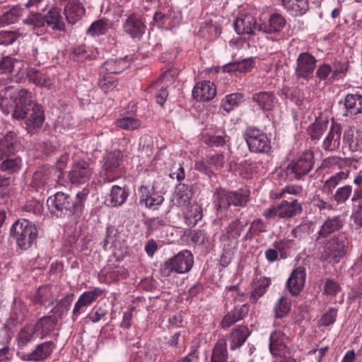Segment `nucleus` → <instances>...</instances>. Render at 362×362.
Masks as SVG:
<instances>
[{
  "instance_id": "obj_34",
  "label": "nucleus",
  "mask_w": 362,
  "mask_h": 362,
  "mask_svg": "<svg viewBox=\"0 0 362 362\" xmlns=\"http://www.w3.org/2000/svg\"><path fill=\"white\" fill-rule=\"evenodd\" d=\"M192 192L188 185L180 184L177 185L173 199V204L180 207L187 206L191 201Z\"/></svg>"
},
{
  "instance_id": "obj_12",
  "label": "nucleus",
  "mask_w": 362,
  "mask_h": 362,
  "mask_svg": "<svg viewBox=\"0 0 362 362\" xmlns=\"http://www.w3.org/2000/svg\"><path fill=\"white\" fill-rule=\"evenodd\" d=\"M59 172L54 168H39L33 174L30 187L40 190L43 189L45 185L52 186L56 181V177Z\"/></svg>"
},
{
  "instance_id": "obj_23",
  "label": "nucleus",
  "mask_w": 362,
  "mask_h": 362,
  "mask_svg": "<svg viewBox=\"0 0 362 362\" xmlns=\"http://www.w3.org/2000/svg\"><path fill=\"white\" fill-rule=\"evenodd\" d=\"M341 127L332 123L328 134L322 143V148L326 151H334L339 148L341 144Z\"/></svg>"
},
{
  "instance_id": "obj_21",
  "label": "nucleus",
  "mask_w": 362,
  "mask_h": 362,
  "mask_svg": "<svg viewBox=\"0 0 362 362\" xmlns=\"http://www.w3.org/2000/svg\"><path fill=\"white\" fill-rule=\"evenodd\" d=\"M286 18L281 13H274L267 23L259 25V30L267 34L280 33L286 26Z\"/></svg>"
},
{
  "instance_id": "obj_50",
  "label": "nucleus",
  "mask_w": 362,
  "mask_h": 362,
  "mask_svg": "<svg viewBox=\"0 0 362 362\" xmlns=\"http://www.w3.org/2000/svg\"><path fill=\"white\" fill-rule=\"evenodd\" d=\"M22 165V160L19 157L6 158L0 164V170L8 174L18 172Z\"/></svg>"
},
{
  "instance_id": "obj_9",
  "label": "nucleus",
  "mask_w": 362,
  "mask_h": 362,
  "mask_svg": "<svg viewBox=\"0 0 362 362\" xmlns=\"http://www.w3.org/2000/svg\"><path fill=\"white\" fill-rule=\"evenodd\" d=\"M322 244L324 245V251L326 255L338 262L340 258L346 254L349 241L345 233H339L329 239L323 240Z\"/></svg>"
},
{
  "instance_id": "obj_25",
  "label": "nucleus",
  "mask_w": 362,
  "mask_h": 362,
  "mask_svg": "<svg viewBox=\"0 0 362 362\" xmlns=\"http://www.w3.org/2000/svg\"><path fill=\"white\" fill-rule=\"evenodd\" d=\"M344 116L351 117L362 113V95L348 94L344 101Z\"/></svg>"
},
{
  "instance_id": "obj_57",
  "label": "nucleus",
  "mask_w": 362,
  "mask_h": 362,
  "mask_svg": "<svg viewBox=\"0 0 362 362\" xmlns=\"http://www.w3.org/2000/svg\"><path fill=\"white\" fill-rule=\"evenodd\" d=\"M202 218V209L199 205L191 206L190 211L186 214L189 225L195 226Z\"/></svg>"
},
{
  "instance_id": "obj_8",
  "label": "nucleus",
  "mask_w": 362,
  "mask_h": 362,
  "mask_svg": "<svg viewBox=\"0 0 362 362\" xmlns=\"http://www.w3.org/2000/svg\"><path fill=\"white\" fill-rule=\"evenodd\" d=\"M314 155L307 151L292 160L286 168V175L291 179H300L307 175L313 168Z\"/></svg>"
},
{
  "instance_id": "obj_28",
  "label": "nucleus",
  "mask_w": 362,
  "mask_h": 362,
  "mask_svg": "<svg viewBox=\"0 0 362 362\" xmlns=\"http://www.w3.org/2000/svg\"><path fill=\"white\" fill-rule=\"evenodd\" d=\"M283 7L292 16H301L309 8L308 0H281Z\"/></svg>"
},
{
  "instance_id": "obj_19",
  "label": "nucleus",
  "mask_w": 362,
  "mask_h": 362,
  "mask_svg": "<svg viewBox=\"0 0 362 362\" xmlns=\"http://www.w3.org/2000/svg\"><path fill=\"white\" fill-rule=\"evenodd\" d=\"M64 15L69 23L74 24L86 14V8L79 0H69L64 9Z\"/></svg>"
},
{
  "instance_id": "obj_15",
  "label": "nucleus",
  "mask_w": 362,
  "mask_h": 362,
  "mask_svg": "<svg viewBox=\"0 0 362 362\" xmlns=\"http://www.w3.org/2000/svg\"><path fill=\"white\" fill-rule=\"evenodd\" d=\"M234 30L238 34L255 35L259 30L256 18L251 14H241L233 23Z\"/></svg>"
},
{
  "instance_id": "obj_31",
  "label": "nucleus",
  "mask_w": 362,
  "mask_h": 362,
  "mask_svg": "<svg viewBox=\"0 0 362 362\" xmlns=\"http://www.w3.org/2000/svg\"><path fill=\"white\" fill-rule=\"evenodd\" d=\"M123 27L124 31L133 37H141L145 30L142 21L134 15L127 18Z\"/></svg>"
},
{
  "instance_id": "obj_22",
  "label": "nucleus",
  "mask_w": 362,
  "mask_h": 362,
  "mask_svg": "<svg viewBox=\"0 0 362 362\" xmlns=\"http://www.w3.org/2000/svg\"><path fill=\"white\" fill-rule=\"evenodd\" d=\"M216 94L215 85L209 81L197 83L192 90V95L197 101H209Z\"/></svg>"
},
{
  "instance_id": "obj_52",
  "label": "nucleus",
  "mask_w": 362,
  "mask_h": 362,
  "mask_svg": "<svg viewBox=\"0 0 362 362\" xmlns=\"http://www.w3.org/2000/svg\"><path fill=\"white\" fill-rule=\"evenodd\" d=\"M211 362H226V340L217 341L213 351Z\"/></svg>"
},
{
  "instance_id": "obj_47",
  "label": "nucleus",
  "mask_w": 362,
  "mask_h": 362,
  "mask_svg": "<svg viewBox=\"0 0 362 362\" xmlns=\"http://www.w3.org/2000/svg\"><path fill=\"white\" fill-rule=\"evenodd\" d=\"M291 308V300L286 296H281L275 303L274 311L275 317L281 318L286 316Z\"/></svg>"
},
{
  "instance_id": "obj_60",
  "label": "nucleus",
  "mask_w": 362,
  "mask_h": 362,
  "mask_svg": "<svg viewBox=\"0 0 362 362\" xmlns=\"http://www.w3.org/2000/svg\"><path fill=\"white\" fill-rule=\"evenodd\" d=\"M50 295L49 288L47 287H41L38 290L37 294L35 296L34 301L36 303L45 305L46 303H52L53 301L49 299L48 296Z\"/></svg>"
},
{
  "instance_id": "obj_46",
  "label": "nucleus",
  "mask_w": 362,
  "mask_h": 362,
  "mask_svg": "<svg viewBox=\"0 0 362 362\" xmlns=\"http://www.w3.org/2000/svg\"><path fill=\"white\" fill-rule=\"evenodd\" d=\"M110 28L107 20L101 18L93 22L86 30V34L91 37L104 35Z\"/></svg>"
},
{
  "instance_id": "obj_17",
  "label": "nucleus",
  "mask_w": 362,
  "mask_h": 362,
  "mask_svg": "<svg viewBox=\"0 0 362 362\" xmlns=\"http://www.w3.org/2000/svg\"><path fill=\"white\" fill-rule=\"evenodd\" d=\"M127 276L128 272L125 268L107 265L99 273L98 279L100 282L111 284L126 279Z\"/></svg>"
},
{
  "instance_id": "obj_64",
  "label": "nucleus",
  "mask_w": 362,
  "mask_h": 362,
  "mask_svg": "<svg viewBox=\"0 0 362 362\" xmlns=\"http://www.w3.org/2000/svg\"><path fill=\"white\" fill-rule=\"evenodd\" d=\"M313 204L315 207H317L320 211L323 210H332L334 209V205L331 201H325L324 199L316 197L313 200Z\"/></svg>"
},
{
  "instance_id": "obj_14",
  "label": "nucleus",
  "mask_w": 362,
  "mask_h": 362,
  "mask_svg": "<svg viewBox=\"0 0 362 362\" xmlns=\"http://www.w3.org/2000/svg\"><path fill=\"white\" fill-rule=\"evenodd\" d=\"M344 225V218L341 216H334L328 217L321 226L317 232L316 241L319 244L322 243V240L328 238L332 234L339 231Z\"/></svg>"
},
{
  "instance_id": "obj_32",
  "label": "nucleus",
  "mask_w": 362,
  "mask_h": 362,
  "mask_svg": "<svg viewBox=\"0 0 362 362\" xmlns=\"http://www.w3.org/2000/svg\"><path fill=\"white\" fill-rule=\"evenodd\" d=\"M128 196L129 192L125 187L113 185L106 202L108 206H119L126 202Z\"/></svg>"
},
{
  "instance_id": "obj_6",
  "label": "nucleus",
  "mask_w": 362,
  "mask_h": 362,
  "mask_svg": "<svg viewBox=\"0 0 362 362\" xmlns=\"http://www.w3.org/2000/svg\"><path fill=\"white\" fill-rule=\"evenodd\" d=\"M11 232L13 234L18 246L22 250L28 249L37 236V227L27 219H21L15 222L11 228Z\"/></svg>"
},
{
  "instance_id": "obj_59",
  "label": "nucleus",
  "mask_w": 362,
  "mask_h": 362,
  "mask_svg": "<svg viewBox=\"0 0 362 362\" xmlns=\"http://www.w3.org/2000/svg\"><path fill=\"white\" fill-rule=\"evenodd\" d=\"M337 315V310L333 308H329L320 318V324L322 326H329L334 323Z\"/></svg>"
},
{
  "instance_id": "obj_45",
  "label": "nucleus",
  "mask_w": 362,
  "mask_h": 362,
  "mask_svg": "<svg viewBox=\"0 0 362 362\" xmlns=\"http://www.w3.org/2000/svg\"><path fill=\"white\" fill-rule=\"evenodd\" d=\"M267 231V223L261 218H256L250 223V228L245 235V239L252 240L255 236L259 235L260 233H266Z\"/></svg>"
},
{
  "instance_id": "obj_41",
  "label": "nucleus",
  "mask_w": 362,
  "mask_h": 362,
  "mask_svg": "<svg viewBox=\"0 0 362 362\" xmlns=\"http://www.w3.org/2000/svg\"><path fill=\"white\" fill-rule=\"evenodd\" d=\"M328 121L316 118L308 128V132L313 141L319 140L327 128Z\"/></svg>"
},
{
  "instance_id": "obj_36",
  "label": "nucleus",
  "mask_w": 362,
  "mask_h": 362,
  "mask_svg": "<svg viewBox=\"0 0 362 362\" xmlns=\"http://www.w3.org/2000/svg\"><path fill=\"white\" fill-rule=\"evenodd\" d=\"M26 76L30 83L40 87L49 88L53 83L52 79L47 75L40 73L33 67L27 69Z\"/></svg>"
},
{
  "instance_id": "obj_42",
  "label": "nucleus",
  "mask_w": 362,
  "mask_h": 362,
  "mask_svg": "<svg viewBox=\"0 0 362 362\" xmlns=\"http://www.w3.org/2000/svg\"><path fill=\"white\" fill-rule=\"evenodd\" d=\"M57 322L54 316H44L35 325L37 327L38 332L41 331V337H43L54 329Z\"/></svg>"
},
{
  "instance_id": "obj_39",
  "label": "nucleus",
  "mask_w": 362,
  "mask_h": 362,
  "mask_svg": "<svg viewBox=\"0 0 362 362\" xmlns=\"http://www.w3.org/2000/svg\"><path fill=\"white\" fill-rule=\"evenodd\" d=\"M54 347V345L51 341L42 343L28 355V360L37 361L45 359L52 354Z\"/></svg>"
},
{
  "instance_id": "obj_53",
  "label": "nucleus",
  "mask_w": 362,
  "mask_h": 362,
  "mask_svg": "<svg viewBox=\"0 0 362 362\" xmlns=\"http://www.w3.org/2000/svg\"><path fill=\"white\" fill-rule=\"evenodd\" d=\"M249 163L247 160L230 161L228 170L232 172L235 175L245 177L249 169Z\"/></svg>"
},
{
  "instance_id": "obj_33",
  "label": "nucleus",
  "mask_w": 362,
  "mask_h": 362,
  "mask_svg": "<svg viewBox=\"0 0 362 362\" xmlns=\"http://www.w3.org/2000/svg\"><path fill=\"white\" fill-rule=\"evenodd\" d=\"M123 154L119 150L107 153L103 158V169L106 173L116 171L122 160Z\"/></svg>"
},
{
  "instance_id": "obj_61",
  "label": "nucleus",
  "mask_w": 362,
  "mask_h": 362,
  "mask_svg": "<svg viewBox=\"0 0 362 362\" xmlns=\"http://www.w3.org/2000/svg\"><path fill=\"white\" fill-rule=\"evenodd\" d=\"M100 88L105 92L113 90L117 85V81L112 77H103L98 82Z\"/></svg>"
},
{
  "instance_id": "obj_18",
  "label": "nucleus",
  "mask_w": 362,
  "mask_h": 362,
  "mask_svg": "<svg viewBox=\"0 0 362 362\" xmlns=\"http://www.w3.org/2000/svg\"><path fill=\"white\" fill-rule=\"evenodd\" d=\"M139 203L146 208L156 210L164 202V197L157 192H151L145 186H141L139 190Z\"/></svg>"
},
{
  "instance_id": "obj_56",
  "label": "nucleus",
  "mask_w": 362,
  "mask_h": 362,
  "mask_svg": "<svg viewBox=\"0 0 362 362\" xmlns=\"http://www.w3.org/2000/svg\"><path fill=\"white\" fill-rule=\"evenodd\" d=\"M21 35L18 30L0 32V45L8 46L13 44Z\"/></svg>"
},
{
  "instance_id": "obj_7",
  "label": "nucleus",
  "mask_w": 362,
  "mask_h": 362,
  "mask_svg": "<svg viewBox=\"0 0 362 362\" xmlns=\"http://www.w3.org/2000/svg\"><path fill=\"white\" fill-rule=\"evenodd\" d=\"M244 137L250 152L268 153L270 151V139L262 129L254 126L248 127L245 130Z\"/></svg>"
},
{
  "instance_id": "obj_1",
  "label": "nucleus",
  "mask_w": 362,
  "mask_h": 362,
  "mask_svg": "<svg viewBox=\"0 0 362 362\" xmlns=\"http://www.w3.org/2000/svg\"><path fill=\"white\" fill-rule=\"evenodd\" d=\"M11 87H5L0 93V107L6 114L11 113L16 119H26L29 131L40 128L45 120L44 112L40 105L35 103L31 93L25 89L20 90L16 94L9 92Z\"/></svg>"
},
{
  "instance_id": "obj_27",
  "label": "nucleus",
  "mask_w": 362,
  "mask_h": 362,
  "mask_svg": "<svg viewBox=\"0 0 362 362\" xmlns=\"http://www.w3.org/2000/svg\"><path fill=\"white\" fill-rule=\"evenodd\" d=\"M130 66V60L127 57L119 59H109L102 65L101 73L119 74Z\"/></svg>"
},
{
  "instance_id": "obj_10",
  "label": "nucleus",
  "mask_w": 362,
  "mask_h": 362,
  "mask_svg": "<svg viewBox=\"0 0 362 362\" xmlns=\"http://www.w3.org/2000/svg\"><path fill=\"white\" fill-rule=\"evenodd\" d=\"M95 172L93 166L84 160H75L69 171L68 178L71 184L81 185L88 182Z\"/></svg>"
},
{
  "instance_id": "obj_4",
  "label": "nucleus",
  "mask_w": 362,
  "mask_h": 362,
  "mask_svg": "<svg viewBox=\"0 0 362 362\" xmlns=\"http://www.w3.org/2000/svg\"><path fill=\"white\" fill-rule=\"evenodd\" d=\"M288 341L289 338L281 330L276 329L270 334L269 349L276 361L294 362L288 346Z\"/></svg>"
},
{
  "instance_id": "obj_24",
  "label": "nucleus",
  "mask_w": 362,
  "mask_h": 362,
  "mask_svg": "<svg viewBox=\"0 0 362 362\" xmlns=\"http://www.w3.org/2000/svg\"><path fill=\"white\" fill-rule=\"evenodd\" d=\"M279 207V218H290L300 214L302 211L301 204L298 200L293 197H288L287 199L283 200Z\"/></svg>"
},
{
  "instance_id": "obj_13",
  "label": "nucleus",
  "mask_w": 362,
  "mask_h": 362,
  "mask_svg": "<svg viewBox=\"0 0 362 362\" xmlns=\"http://www.w3.org/2000/svg\"><path fill=\"white\" fill-rule=\"evenodd\" d=\"M103 293L99 287H93L91 290L83 292L78 297L72 312V320L76 321L78 316L83 313L84 308L91 305Z\"/></svg>"
},
{
  "instance_id": "obj_2",
  "label": "nucleus",
  "mask_w": 362,
  "mask_h": 362,
  "mask_svg": "<svg viewBox=\"0 0 362 362\" xmlns=\"http://www.w3.org/2000/svg\"><path fill=\"white\" fill-rule=\"evenodd\" d=\"M86 197V193L83 191L77 194L76 201L73 202L70 196L57 192L48 198L47 204L52 214L57 217H62L68 212L81 211Z\"/></svg>"
},
{
  "instance_id": "obj_49",
  "label": "nucleus",
  "mask_w": 362,
  "mask_h": 362,
  "mask_svg": "<svg viewBox=\"0 0 362 362\" xmlns=\"http://www.w3.org/2000/svg\"><path fill=\"white\" fill-rule=\"evenodd\" d=\"M248 306L243 304L240 306H236L230 312H228V327L244 319L248 313Z\"/></svg>"
},
{
  "instance_id": "obj_30",
  "label": "nucleus",
  "mask_w": 362,
  "mask_h": 362,
  "mask_svg": "<svg viewBox=\"0 0 362 362\" xmlns=\"http://www.w3.org/2000/svg\"><path fill=\"white\" fill-rule=\"evenodd\" d=\"M252 99L264 111L272 110L276 100L274 93L271 91H261L255 93Z\"/></svg>"
},
{
  "instance_id": "obj_62",
  "label": "nucleus",
  "mask_w": 362,
  "mask_h": 362,
  "mask_svg": "<svg viewBox=\"0 0 362 362\" xmlns=\"http://www.w3.org/2000/svg\"><path fill=\"white\" fill-rule=\"evenodd\" d=\"M339 284L337 281L329 279L326 280L324 290L327 295L335 296L339 292Z\"/></svg>"
},
{
  "instance_id": "obj_51",
  "label": "nucleus",
  "mask_w": 362,
  "mask_h": 362,
  "mask_svg": "<svg viewBox=\"0 0 362 362\" xmlns=\"http://www.w3.org/2000/svg\"><path fill=\"white\" fill-rule=\"evenodd\" d=\"M141 121L133 117H123L115 121V125L122 129L133 131L140 127Z\"/></svg>"
},
{
  "instance_id": "obj_40",
  "label": "nucleus",
  "mask_w": 362,
  "mask_h": 362,
  "mask_svg": "<svg viewBox=\"0 0 362 362\" xmlns=\"http://www.w3.org/2000/svg\"><path fill=\"white\" fill-rule=\"evenodd\" d=\"M249 190L239 189L236 191L228 192V207L230 204L236 206H244L248 201Z\"/></svg>"
},
{
  "instance_id": "obj_3",
  "label": "nucleus",
  "mask_w": 362,
  "mask_h": 362,
  "mask_svg": "<svg viewBox=\"0 0 362 362\" xmlns=\"http://www.w3.org/2000/svg\"><path fill=\"white\" fill-rule=\"evenodd\" d=\"M349 174L348 171L337 172L327 179L323 184L322 192L327 195H332L331 200L336 202L337 204H344L351 195L352 187L351 185L340 187L333 193L336 187L348 178Z\"/></svg>"
},
{
  "instance_id": "obj_48",
  "label": "nucleus",
  "mask_w": 362,
  "mask_h": 362,
  "mask_svg": "<svg viewBox=\"0 0 362 362\" xmlns=\"http://www.w3.org/2000/svg\"><path fill=\"white\" fill-rule=\"evenodd\" d=\"M21 12L22 8L21 7L13 6L0 16V25L6 26L14 23L21 16Z\"/></svg>"
},
{
  "instance_id": "obj_55",
  "label": "nucleus",
  "mask_w": 362,
  "mask_h": 362,
  "mask_svg": "<svg viewBox=\"0 0 362 362\" xmlns=\"http://www.w3.org/2000/svg\"><path fill=\"white\" fill-rule=\"evenodd\" d=\"M72 300L73 295H68L63 298L54 308V313L61 317L64 315L66 314L69 310Z\"/></svg>"
},
{
  "instance_id": "obj_35",
  "label": "nucleus",
  "mask_w": 362,
  "mask_h": 362,
  "mask_svg": "<svg viewBox=\"0 0 362 362\" xmlns=\"http://www.w3.org/2000/svg\"><path fill=\"white\" fill-rule=\"evenodd\" d=\"M249 336V330L247 326L240 325L233 329L230 335V349L235 350L240 347Z\"/></svg>"
},
{
  "instance_id": "obj_5",
  "label": "nucleus",
  "mask_w": 362,
  "mask_h": 362,
  "mask_svg": "<svg viewBox=\"0 0 362 362\" xmlns=\"http://www.w3.org/2000/svg\"><path fill=\"white\" fill-rule=\"evenodd\" d=\"M193 256L185 250L167 259L160 267V273L163 276H170L173 272L183 274L190 270L193 265Z\"/></svg>"
},
{
  "instance_id": "obj_29",
  "label": "nucleus",
  "mask_w": 362,
  "mask_h": 362,
  "mask_svg": "<svg viewBox=\"0 0 362 362\" xmlns=\"http://www.w3.org/2000/svg\"><path fill=\"white\" fill-rule=\"evenodd\" d=\"M344 142L349 146L350 151L362 152V130H356L355 132L349 129L344 134Z\"/></svg>"
},
{
  "instance_id": "obj_44",
  "label": "nucleus",
  "mask_w": 362,
  "mask_h": 362,
  "mask_svg": "<svg viewBox=\"0 0 362 362\" xmlns=\"http://www.w3.org/2000/svg\"><path fill=\"white\" fill-rule=\"evenodd\" d=\"M22 62L11 56H5L0 59V74L11 73L16 68L21 69Z\"/></svg>"
},
{
  "instance_id": "obj_54",
  "label": "nucleus",
  "mask_w": 362,
  "mask_h": 362,
  "mask_svg": "<svg viewBox=\"0 0 362 362\" xmlns=\"http://www.w3.org/2000/svg\"><path fill=\"white\" fill-rule=\"evenodd\" d=\"M23 23L35 28H41L45 24V17L40 13L30 12L23 20Z\"/></svg>"
},
{
  "instance_id": "obj_26",
  "label": "nucleus",
  "mask_w": 362,
  "mask_h": 362,
  "mask_svg": "<svg viewBox=\"0 0 362 362\" xmlns=\"http://www.w3.org/2000/svg\"><path fill=\"white\" fill-rule=\"evenodd\" d=\"M44 17L45 23L53 30H64L65 23L63 21L60 8L52 6Z\"/></svg>"
},
{
  "instance_id": "obj_58",
  "label": "nucleus",
  "mask_w": 362,
  "mask_h": 362,
  "mask_svg": "<svg viewBox=\"0 0 362 362\" xmlns=\"http://www.w3.org/2000/svg\"><path fill=\"white\" fill-rule=\"evenodd\" d=\"M244 225L238 218L233 221L228 226V238L231 237L233 239L238 238L243 230Z\"/></svg>"
},
{
  "instance_id": "obj_20",
  "label": "nucleus",
  "mask_w": 362,
  "mask_h": 362,
  "mask_svg": "<svg viewBox=\"0 0 362 362\" xmlns=\"http://www.w3.org/2000/svg\"><path fill=\"white\" fill-rule=\"evenodd\" d=\"M20 148V143L16 134L13 132L0 136V160L4 156L13 154Z\"/></svg>"
},
{
  "instance_id": "obj_38",
  "label": "nucleus",
  "mask_w": 362,
  "mask_h": 362,
  "mask_svg": "<svg viewBox=\"0 0 362 362\" xmlns=\"http://www.w3.org/2000/svg\"><path fill=\"white\" fill-rule=\"evenodd\" d=\"M271 279L268 277H260L255 282V288L250 293V300L252 303L257 301L267 292L271 285Z\"/></svg>"
},
{
  "instance_id": "obj_43",
  "label": "nucleus",
  "mask_w": 362,
  "mask_h": 362,
  "mask_svg": "<svg viewBox=\"0 0 362 362\" xmlns=\"http://www.w3.org/2000/svg\"><path fill=\"white\" fill-rule=\"evenodd\" d=\"M35 335H38L37 327L35 325H28L23 327L18 334V341L20 346H25L32 341Z\"/></svg>"
},
{
  "instance_id": "obj_11",
  "label": "nucleus",
  "mask_w": 362,
  "mask_h": 362,
  "mask_svg": "<svg viewBox=\"0 0 362 362\" xmlns=\"http://www.w3.org/2000/svg\"><path fill=\"white\" fill-rule=\"evenodd\" d=\"M317 60L308 52H303L299 54L296 59L295 75L297 79L310 81L313 77L315 69L317 66Z\"/></svg>"
},
{
  "instance_id": "obj_37",
  "label": "nucleus",
  "mask_w": 362,
  "mask_h": 362,
  "mask_svg": "<svg viewBox=\"0 0 362 362\" xmlns=\"http://www.w3.org/2000/svg\"><path fill=\"white\" fill-rule=\"evenodd\" d=\"M279 252L280 259H286L291 256L292 251L296 250V244L293 240L288 238L279 239L272 243Z\"/></svg>"
},
{
  "instance_id": "obj_16",
  "label": "nucleus",
  "mask_w": 362,
  "mask_h": 362,
  "mask_svg": "<svg viewBox=\"0 0 362 362\" xmlns=\"http://www.w3.org/2000/svg\"><path fill=\"white\" fill-rule=\"evenodd\" d=\"M306 278L305 268L298 267L293 270L286 281V287L293 296H298L303 290Z\"/></svg>"
},
{
  "instance_id": "obj_63",
  "label": "nucleus",
  "mask_w": 362,
  "mask_h": 362,
  "mask_svg": "<svg viewBox=\"0 0 362 362\" xmlns=\"http://www.w3.org/2000/svg\"><path fill=\"white\" fill-rule=\"evenodd\" d=\"M332 72V68L330 65L327 64H323L318 66L315 72V76L320 81H325L329 75Z\"/></svg>"
}]
</instances>
